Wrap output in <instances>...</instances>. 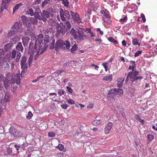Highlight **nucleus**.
I'll use <instances>...</instances> for the list:
<instances>
[{
	"mask_svg": "<svg viewBox=\"0 0 157 157\" xmlns=\"http://www.w3.org/2000/svg\"><path fill=\"white\" fill-rule=\"evenodd\" d=\"M84 31L86 32L87 33H89V34L86 35L83 32L78 30H76L73 28H71L70 33L71 35L78 42L83 41L87 38L92 37L95 35V34L91 32V29L86 28L85 29Z\"/></svg>",
	"mask_w": 157,
	"mask_h": 157,
	"instance_id": "obj_1",
	"label": "nucleus"
},
{
	"mask_svg": "<svg viewBox=\"0 0 157 157\" xmlns=\"http://www.w3.org/2000/svg\"><path fill=\"white\" fill-rule=\"evenodd\" d=\"M45 50L41 47V46L40 47L36 45V44L33 45V43H30L28 52V54L30 55L29 58L30 63L32 62L33 59L36 60L39 55L42 54Z\"/></svg>",
	"mask_w": 157,
	"mask_h": 157,
	"instance_id": "obj_2",
	"label": "nucleus"
},
{
	"mask_svg": "<svg viewBox=\"0 0 157 157\" xmlns=\"http://www.w3.org/2000/svg\"><path fill=\"white\" fill-rule=\"evenodd\" d=\"M139 72L135 71L134 72H130L128 73L125 81V82L127 83L128 82V78H129L131 81L133 82L134 81L138 80L141 79L143 78L142 76H138L139 75Z\"/></svg>",
	"mask_w": 157,
	"mask_h": 157,
	"instance_id": "obj_3",
	"label": "nucleus"
},
{
	"mask_svg": "<svg viewBox=\"0 0 157 157\" xmlns=\"http://www.w3.org/2000/svg\"><path fill=\"white\" fill-rule=\"evenodd\" d=\"M123 94V90L121 89H114L109 90L107 95V98L110 99H114V97L118 94L121 95Z\"/></svg>",
	"mask_w": 157,
	"mask_h": 157,
	"instance_id": "obj_4",
	"label": "nucleus"
},
{
	"mask_svg": "<svg viewBox=\"0 0 157 157\" xmlns=\"http://www.w3.org/2000/svg\"><path fill=\"white\" fill-rule=\"evenodd\" d=\"M36 40L35 41V44L36 46H41V47L43 48L44 49H46L47 48V47L46 46L45 44L43 42L44 40V36L43 35L40 34L36 36Z\"/></svg>",
	"mask_w": 157,
	"mask_h": 157,
	"instance_id": "obj_5",
	"label": "nucleus"
},
{
	"mask_svg": "<svg viewBox=\"0 0 157 157\" xmlns=\"http://www.w3.org/2000/svg\"><path fill=\"white\" fill-rule=\"evenodd\" d=\"M27 13L31 16H34L37 19H40L41 17L40 15H42V13L40 12V9L39 8L36 9V11L34 12L32 8H30L27 11Z\"/></svg>",
	"mask_w": 157,
	"mask_h": 157,
	"instance_id": "obj_6",
	"label": "nucleus"
},
{
	"mask_svg": "<svg viewBox=\"0 0 157 157\" xmlns=\"http://www.w3.org/2000/svg\"><path fill=\"white\" fill-rule=\"evenodd\" d=\"M59 13L62 20L63 21H66V18L69 19L70 15L69 12L67 10H64L62 9H61L59 11Z\"/></svg>",
	"mask_w": 157,
	"mask_h": 157,
	"instance_id": "obj_7",
	"label": "nucleus"
},
{
	"mask_svg": "<svg viewBox=\"0 0 157 157\" xmlns=\"http://www.w3.org/2000/svg\"><path fill=\"white\" fill-rule=\"evenodd\" d=\"M21 53L19 52H17L15 50H13L10 52V56L11 58L14 59L16 57L15 60L16 62H18L21 58Z\"/></svg>",
	"mask_w": 157,
	"mask_h": 157,
	"instance_id": "obj_8",
	"label": "nucleus"
},
{
	"mask_svg": "<svg viewBox=\"0 0 157 157\" xmlns=\"http://www.w3.org/2000/svg\"><path fill=\"white\" fill-rule=\"evenodd\" d=\"M62 24L63 27H61V25L59 26V27H57L58 30L56 34V36L57 37L59 36L60 34L62 35V36H63V34H64L67 31V29L65 28V25H63V24Z\"/></svg>",
	"mask_w": 157,
	"mask_h": 157,
	"instance_id": "obj_9",
	"label": "nucleus"
},
{
	"mask_svg": "<svg viewBox=\"0 0 157 157\" xmlns=\"http://www.w3.org/2000/svg\"><path fill=\"white\" fill-rule=\"evenodd\" d=\"M32 62L30 63L29 59V63H28L27 62V59L25 57H23L21 59V65L22 68L24 69H26L30 66V64Z\"/></svg>",
	"mask_w": 157,
	"mask_h": 157,
	"instance_id": "obj_10",
	"label": "nucleus"
},
{
	"mask_svg": "<svg viewBox=\"0 0 157 157\" xmlns=\"http://www.w3.org/2000/svg\"><path fill=\"white\" fill-rule=\"evenodd\" d=\"M64 41L62 40L57 41L56 43L55 47V50L56 51H58L59 48L64 49L65 47L64 46Z\"/></svg>",
	"mask_w": 157,
	"mask_h": 157,
	"instance_id": "obj_11",
	"label": "nucleus"
},
{
	"mask_svg": "<svg viewBox=\"0 0 157 157\" xmlns=\"http://www.w3.org/2000/svg\"><path fill=\"white\" fill-rule=\"evenodd\" d=\"M10 133L15 137H19L21 135V132L16 129L13 127H11L9 129Z\"/></svg>",
	"mask_w": 157,
	"mask_h": 157,
	"instance_id": "obj_12",
	"label": "nucleus"
},
{
	"mask_svg": "<svg viewBox=\"0 0 157 157\" xmlns=\"http://www.w3.org/2000/svg\"><path fill=\"white\" fill-rule=\"evenodd\" d=\"M72 19L75 23L80 24L82 23L81 19L80 18L79 15L76 13H74L72 11H70Z\"/></svg>",
	"mask_w": 157,
	"mask_h": 157,
	"instance_id": "obj_13",
	"label": "nucleus"
},
{
	"mask_svg": "<svg viewBox=\"0 0 157 157\" xmlns=\"http://www.w3.org/2000/svg\"><path fill=\"white\" fill-rule=\"evenodd\" d=\"M40 16H41V19H40L44 21H45L47 18H48L51 16L52 17L54 15L51 13H49L48 11H43V13H42V15H40Z\"/></svg>",
	"mask_w": 157,
	"mask_h": 157,
	"instance_id": "obj_14",
	"label": "nucleus"
},
{
	"mask_svg": "<svg viewBox=\"0 0 157 157\" xmlns=\"http://www.w3.org/2000/svg\"><path fill=\"white\" fill-rule=\"evenodd\" d=\"M9 2L8 0H3L1 6V12H2L4 10H6L8 7Z\"/></svg>",
	"mask_w": 157,
	"mask_h": 157,
	"instance_id": "obj_15",
	"label": "nucleus"
},
{
	"mask_svg": "<svg viewBox=\"0 0 157 157\" xmlns=\"http://www.w3.org/2000/svg\"><path fill=\"white\" fill-rule=\"evenodd\" d=\"M113 126V123L111 122H109L106 127L105 128V133L106 134H108L110 131Z\"/></svg>",
	"mask_w": 157,
	"mask_h": 157,
	"instance_id": "obj_16",
	"label": "nucleus"
},
{
	"mask_svg": "<svg viewBox=\"0 0 157 157\" xmlns=\"http://www.w3.org/2000/svg\"><path fill=\"white\" fill-rule=\"evenodd\" d=\"M22 23L20 21L16 22L14 24V25L12 27L13 29H15L18 31H19V29H21L22 26Z\"/></svg>",
	"mask_w": 157,
	"mask_h": 157,
	"instance_id": "obj_17",
	"label": "nucleus"
},
{
	"mask_svg": "<svg viewBox=\"0 0 157 157\" xmlns=\"http://www.w3.org/2000/svg\"><path fill=\"white\" fill-rule=\"evenodd\" d=\"M49 25L53 27L56 26L59 27V26H60L59 25L58 22H57L52 19H50L48 21Z\"/></svg>",
	"mask_w": 157,
	"mask_h": 157,
	"instance_id": "obj_18",
	"label": "nucleus"
},
{
	"mask_svg": "<svg viewBox=\"0 0 157 157\" xmlns=\"http://www.w3.org/2000/svg\"><path fill=\"white\" fill-rule=\"evenodd\" d=\"M17 30H11L8 33L7 37L9 38H13L15 35L17 34Z\"/></svg>",
	"mask_w": 157,
	"mask_h": 157,
	"instance_id": "obj_19",
	"label": "nucleus"
},
{
	"mask_svg": "<svg viewBox=\"0 0 157 157\" xmlns=\"http://www.w3.org/2000/svg\"><path fill=\"white\" fill-rule=\"evenodd\" d=\"M124 80V78L123 77L119 78L118 79L117 86L119 88H121L123 86V83Z\"/></svg>",
	"mask_w": 157,
	"mask_h": 157,
	"instance_id": "obj_20",
	"label": "nucleus"
},
{
	"mask_svg": "<svg viewBox=\"0 0 157 157\" xmlns=\"http://www.w3.org/2000/svg\"><path fill=\"white\" fill-rule=\"evenodd\" d=\"M14 77H13L12 78L13 79H14V81L15 82L17 85L19 84L20 83V75L19 74H18L14 76Z\"/></svg>",
	"mask_w": 157,
	"mask_h": 157,
	"instance_id": "obj_21",
	"label": "nucleus"
},
{
	"mask_svg": "<svg viewBox=\"0 0 157 157\" xmlns=\"http://www.w3.org/2000/svg\"><path fill=\"white\" fill-rule=\"evenodd\" d=\"M16 49L19 51H21L23 52V48L22 44L21 42H19L16 46Z\"/></svg>",
	"mask_w": 157,
	"mask_h": 157,
	"instance_id": "obj_22",
	"label": "nucleus"
},
{
	"mask_svg": "<svg viewBox=\"0 0 157 157\" xmlns=\"http://www.w3.org/2000/svg\"><path fill=\"white\" fill-rule=\"evenodd\" d=\"M29 38L27 37H23L22 38V43L24 46L26 45L29 43Z\"/></svg>",
	"mask_w": 157,
	"mask_h": 157,
	"instance_id": "obj_23",
	"label": "nucleus"
},
{
	"mask_svg": "<svg viewBox=\"0 0 157 157\" xmlns=\"http://www.w3.org/2000/svg\"><path fill=\"white\" fill-rule=\"evenodd\" d=\"M23 5L21 3L17 4L13 8V13H14L16 10H17Z\"/></svg>",
	"mask_w": 157,
	"mask_h": 157,
	"instance_id": "obj_24",
	"label": "nucleus"
},
{
	"mask_svg": "<svg viewBox=\"0 0 157 157\" xmlns=\"http://www.w3.org/2000/svg\"><path fill=\"white\" fill-rule=\"evenodd\" d=\"M100 13L108 18H109L110 17V16L109 15V12L108 11L106 12L103 10H101L100 11Z\"/></svg>",
	"mask_w": 157,
	"mask_h": 157,
	"instance_id": "obj_25",
	"label": "nucleus"
},
{
	"mask_svg": "<svg viewBox=\"0 0 157 157\" xmlns=\"http://www.w3.org/2000/svg\"><path fill=\"white\" fill-rule=\"evenodd\" d=\"M112 79V75H109L105 76L103 78V80L105 81H111Z\"/></svg>",
	"mask_w": 157,
	"mask_h": 157,
	"instance_id": "obj_26",
	"label": "nucleus"
},
{
	"mask_svg": "<svg viewBox=\"0 0 157 157\" xmlns=\"http://www.w3.org/2000/svg\"><path fill=\"white\" fill-rule=\"evenodd\" d=\"M101 123V121L100 119H96L92 122V124L94 125H98Z\"/></svg>",
	"mask_w": 157,
	"mask_h": 157,
	"instance_id": "obj_27",
	"label": "nucleus"
},
{
	"mask_svg": "<svg viewBox=\"0 0 157 157\" xmlns=\"http://www.w3.org/2000/svg\"><path fill=\"white\" fill-rule=\"evenodd\" d=\"M131 62L132 63V66H130L128 67V69L131 70L132 69V72H134V68L135 67V61H131Z\"/></svg>",
	"mask_w": 157,
	"mask_h": 157,
	"instance_id": "obj_28",
	"label": "nucleus"
},
{
	"mask_svg": "<svg viewBox=\"0 0 157 157\" xmlns=\"http://www.w3.org/2000/svg\"><path fill=\"white\" fill-rule=\"evenodd\" d=\"M64 46L65 45L66 48L67 49H69L71 47L70 43L68 40H66L64 41Z\"/></svg>",
	"mask_w": 157,
	"mask_h": 157,
	"instance_id": "obj_29",
	"label": "nucleus"
},
{
	"mask_svg": "<svg viewBox=\"0 0 157 157\" xmlns=\"http://www.w3.org/2000/svg\"><path fill=\"white\" fill-rule=\"evenodd\" d=\"M29 21L32 24H36L37 23L38 21L36 18L31 17L29 19Z\"/></svg>",
	"mask_w": 157,
	"mask_h": 157,
	"instance_id": "obj_30",
	"label": "nucleus"
},
{
	"mask_svg": "<svg viewBox=\"0 0 157 157\" xmlns=\"http://www.w3.org/2000/svg\"><path fill=\"white\" fill-rule=\"evenodd\" d=\"M2 67L4 68L6 70L10 68V65L9 63L6 62H3V63L2 65Z\"/></svg>",
	"mask_w": 157,
	"mask_h": 157,
	"instance_id": "obj_31",
	"label": "nucleus"
},
{
	"mask_svg": "<svg viewBox=\"0 0 157 157\" xmlns=\"http://www.w3.org/2000/svg\"><path fill=\"white\" fill-rule=\"evenodd\" d=\"M78 48L77 45L76 44H74L71 48L70 49L71 52L72 53H74L75 51L77 50Z\"/></svg>",
	"mask_w": 157,
	"mask_h": 157,
	"instance_id": "obj_32",
	"label": "nucleus"
},
{
	"mask_svg": "<svg viewBox=\"0 0 157 157\" xmlns=\"http://www.w3.org/2000/svg\"><path fill=\"white\" fill-rule=\"evenodd\" d=\"M108 40L110 42H113L116 44H118V42L116 40L113 39L112 37H109L108 38Z\"/></svg>",
	"mask_w": 157,
	"mask_h": 157,
	"instance_id": "obj_33",
	"label": "nucleus"
},
{
	"mask_svg": "<svg viewBox=\"0 0 157 157\" xmlns=\"http://www.w3.org/2000/svg\"><path fill=\"white\" fill-rule=\"evenodd\" d=\"M132 44L135 46L138 45L139 46L140 45V44L139 43L137 40L136 39H133Z\"/></svg>",
	"mask_w": 157,
	"mask_h": 157,
	"instance_id": "obj_34",
	"label": "nucleus"
},
{
	"mask_svg": "<svg viewBox=\"0 0 157 157\" xmlns=\"http://www.w3.org/2000/svg\"><path fill=\"white\" fill-rule=\"evenodd\" d=\"M5 109V106L2 104V103H0V117L2 113V110Z\"/></svg>",
	"mask_w": 157,
	"mask_h": 157,
	"instance_id": "obj_35",
	"label": "nucleus"
},
{
	"mask_svg": "<svg viewBox=\"0 0 157 157\" xmlns=\"http://www.w3.org/2000/svg\"><path fill=\"white\" fill-rule=\"evenodd\" d=\"M66 26L68 29H70L71 28V25L70 22L69 21H66L65 22Z\"/></svg>",
	"mask_w": 157,
	"mask_h": 157,
	"instance_id": "obj_36",
	"label": "nucleus"
},
{
	"mask_svg": "<svg viewBox=\"0 0 157 157\" xmlns=\"http://www.w3.org/2000/svg\"><path fill=\"white\" fill-rule=\"evenodd\" d=\"M56 148H58L61 151H63L64 149V146L61 144H59Z\"/></svg>",
	"mask_w": 157,
	"mask_h": 157,
	"instance_id": "obj_37",
	"label": "nucleus"
},
{
	"mask_svg": "<svg viewBox=\"0 0 157 157\" xmlns=\"http://www.w3.org/2000/svg\"><path fill=\"white\" fill-rule=\"evenodd\" d=\"M48 136L50 137H53L55 136V134L53 132H49L48 133Z\"/></svg>",
	"mask_w": 157,
	"mask_h": 157,
	"instance_id": "obj_38",
	"label": "nucleus"
},
{
	"mask_svg": "<svg viewBox=\"0 0 157 157\" xmlns=\"http://www.w3.org/2000/svg\"><path fill=\"white\" fill-rule=\"evenodd\" d=\"M67 102L70 105L74 104H75V101L72 99H70L67 101Z\"/></svg>",
	"mask_w": 157,
	"mask_h": 157,
	"instance_id": "obj_39",
	"label": "nucleus"
},
{
	"mask_svg": "<svg viewBox=\"0 0 157 157\" xmlns=\"http://www.w3.org/2000/svg\"><path fill=\"white\" fill-rule=\"evenodd\" d=\"M33 114L30 111L29 112L28 115L26 116V118L27 119L29 120L31 119L33 116Z\"/></svg>",
	"mask_w": 157,
	"mask_h": 157,
	"instance_id": "obj_40",
	"label": "nucleus"
},
{
	"mask_svg": "<svg viewBox=\"0 0 157 157\" xmlns=\"http://www.w3.org/2000/svg\"><path fill=\"white\" fill-rule=\"evenodd\" d=\"M4 53L5 52L3 49H0V58L4 57Z\"/></svg>",
	"mask_w": 157,
	"mask_h": 157,
	"instance_id": "obj_41",
	"label": "nucleus"
},
{
	"mask_svg": "<svg viewBox=\"0 0 157 157\" xmlns=\"http://www.w3.org/2000/svg\"><path fill=\"white\" fill-rule=\"evenodd\" d=\"M24 24L27 27L28 29H29L31 26V24L30 22H25L24 21Z\"/></svg>",
	"mask_w": 157,
	"mask_h": 157,
	"instance_id": "obj_42",
	"label": "nucleus"
},
{
	"mask_svg": "<svg viewBox=\"0 0 157 157\" xmlns=\"http://www.w3.org/2000/svg\"><path fill=\"white\" fill-rule=\"evenodd\" d=\"M102 64L105 68V71H108V63H103Z\"/></svg>",
	"mask_w": 157,
	"mask_h": 157,
	"instance_id": "obj_43",
	"label": "nucleus"
},
{
	"mask_svg": "<svg viewBox=\"0 0 157 157\" xmlns=\"http://www.w3.org/2000/svg\"><path fill=\"white\" fill-rule=\"evenodd\" d=\"M149 142L151 141L154 138V136L152 135H148L147 136Z\"/></svg>",
	"mask_w": 157,
	"mask_h": 157,
	"instance_id": "obj_44",
	"label": "nucleus"
},
{
	"mask_svg": "<svg viewBox=\"0 0 157 157\" xmlns=\"http://www.w3.org/2000/svg\"><path fill=\"white\" fill-rule=\"evenodd\" d=\"M62 4L65 6H68L69 3L67 0H63L62 1Z\"/></svg>",
	"mask_w": 157,
	"mask_h": 157,
	"instance_id": "obj_45",
	"label": "nucleus"
},
{
	"mask_svg": "<svg viewBox=\"0 0 157 157\" xmlns=\"http://www.w3.org/2000/svg\"><path fill=\"white\" fill-rule=\"evenodd\" d=\"M65 92L63 90H59L58 92V94H59V96H61L63 94H65Z\"/></svg>",
	"mask_w": 157,
	"mask_h": 157,
	"instance_id": "obj_46",
	"label": "nucleus"
},
{
	"mask_svg": "<svg viewBox=\"0 0 157 157\" xmlns=\"http://www.w3.org/2000/svg\"><path fill=\"white\" fill-rule=\"evenodd\" d=\"M32 32V31L30 29H28L25 32V35H28L29 34L31 33Z\"/></svg>",
	"mask_w": 157,
	"mask_h": 157,
	"instance_id": "obj_47",
	"label": "nucleus"
},
{
	"mask_svg": "<svg viewBox=\"0 0 157 157\" xmlns=\"http://www.w3.org/2000/svg\"><path fill=\"white\" fill-rule=\"evenodd\" d=\"M142 51H137L135 54L134 56L136 57L138 56L141 53Z\"/></svg>",
	"mask_w": 157,
	"mask_h": 157,
	"instance_id": "obj_48",
	"label": "nucleus"
},
{
	"mask_svg": "<svg viewBox=\"0 0 157 157\" xmlns=\"http://www.w3.org/2000/svg\"><path fill=\"white\" fill-rule=\"evenodd\" d=\"M61 107L64 109H67V107H68V106L67 105V104H64L62 105H61Z\"/></svg>",
	"mask_w": 157,
	"mask_h": 157,
	"instance_id": "obj_49",
	"label": "nucleus"
},
{
	"mask_svg": "<svg viewBox=\"0 0 157 157\" xmlns=\"http://www.w3.org/2000/svg\"><path fill=\"white\" fill-rule=\"evenodd\" d=\"M96 31L99 33L101 35H102L103 34V31H101L100 28H97L96 29Z\"/></svg>",
	"mask_w": 157,
	"mask_h": 157,
	"instance_id": "obj_50",
	"label": "nucleus"
},
{
	"mask_svg": "<svg viewBox=\"0 0 157 157\" xmlns=\"http://www.w3.org/2000/svg\"><path fill=\"white\" fill-rule=\"evenodd\" d=\"M127 20V17L125 16L123 18H121L120 21L121 22L123 23Z\"/></svg>",
	"mask_w": 157,
	"mask_h": 157,
	"instance_id": "obj_51",
	"label": "nucleus"
},
{
	"mask_svg": "<svg viewBox=\"0 0 157 157\" xmlns=\"http://www.w3.org/2000/svg\"><path fill=\"white\" fill-rule=\"evenodd\" d=\"M66 88L67 89V90L71 94L72 93L73 90L71 88H70L68 86H67Z\"/></svg>",
	"mask_w": 157,
	"mask_h": 157,
	"instance_id": "obj_52",
	"label": "nucleus"
},
{
	"mask_svg": "<svg viewBox=\"0 0 157 157\" xmlns=\"http://www.w3.org/2000/svg\"><path fill=\"white\" fill-rule=\"evenodd\" d=\"M141 17L142 19L143 22H145L146 21V19H145V17L144 14L143 13H142L141 14Z\"/></svg>",
	"mask_w": 157,
	"mask_h": 157,
	"instance_id": "obj_53",
	"label": "nucleus"
},
{
	"mask_svg": "<svg viewBox=\"0 0 157 157\" xmlns=\"http://www.w3.org/2000/svg\"><path fill=\"white\" fill-rule=\"evenodd\" d=\"M105 22L108 25H110L112 24V21L109 19H108L107 21Z\"/></svg>",
	"mask_w": 157,
	"mask_h": 157,
	"instance_id": "obj_54",
	"label": "nucleus"
},
{
	"mask_svg": "<svg viewBox=\"0 0 157 157\" xmlns=\"http://www.w3.org/2000/svg\"><path fill=\"white\" fill-rule=\"evenodd\" d=\"M94 106L92 103L89 104V105L87 106V108L88 109H90V108H92Z\"/></svg>",
	"mask_w": 157,
	"mask_h": 157,
	"instance_id": "obj_55",
	"label": "nucleus"
},
{
	"mask_svg": "<svg viewBox=\"0 0 157 157\" xmlns=\"http://www.w3.org/2000/svg\"><path fill=\"white\" fill-rule=\"evenodd\" d=\"M14 62L13 61L11 63V67L12 69H13L14 68Z\"/></svg>",
	"mask_w": 157,
	"mask_h": 157,
	"instance_id": "obj_56",
	"label": "nucleus"
},
{
	"mask_svg": "<svg viewBox=\"0 0 157 157\" xmlns=\"http://www.w3.org/2000/svg\"><path fill=\"white\" fill-rule=\"evenodd\" d=\"M122 45L124 46H126V43L125 41L124 40H123L122 42Z\"/></svg>",
	"mask_w": 157,
	"mask_h": 157,
	"instance_id": "obj_57",
	"label": "nucleus"
},
{
	"mask_svg": "<svg viewBox=\"0 0 157 157\" xmlns=\"http://www.w3.org/2000/svg\"><path fill=\"white\" fill-rule=\"evenodd\" d=\"M14 147L16 148V150L17 151L18 150L19 148L20 147V145H15Z\"/></svg>",
	"mask_w": 157,
	"mask_h": 157,
	"instance_id": "obj_58",
	"label": "nucleus"
},
{
	"mask_svg": "<svg viewBox=\"0 0 157 157\" xmlns=\"http://www.w3.org/2000/svg\"><path fill=\"white\" fill-rule=\"evenodd\" d=\"M48 2L47 1H44L42 4V6L44 7L46 4H47Z\"/></svg>",
	"mask_w": 157,
	"mask_h": 157,
	"instance_id": "obj_59",
	"label": "nucleus"
},
{
	"mask_svg": "<svg viewBox=\"0 0 157 157\" xmlns=\"http://www.w3.org/2000/svg\"><path fill=\"white\" fill-rule=\"evenodd\" d=\"M40 1V0H36L35 2V4L38 5Z\"/></svg>",
	"mask_w": 157,
	"mask_h": 157,
	"instance_id": "obj_60",
	"label": "nucleus"
},
{
	"mask_svg": "<svg viewBox=\"0 0 157 157\" xmlns=\"http://www.w3.org/2000/svg\"><path fill=\"white\" fill-rule=\"evenodd\" d=\"M43 77H44V76H39V77H37V78L36 79V81H38L40 78H43Z\"/></svg>",
	"mask_w": 157,
	"mask_h": 157,
	"instance_id": "obj_61",
	"label": "nucleus"
},
{
	"mask_svg": "<svg viewBox=\"0 0 157 157\" xmlns=\"http://www.w3.org/2000/svg\"><path fill=\"white\" fill-rule=\"evenodd\" d=\"M43 77H44V76H39V77H37V78L36 79V81H38L40 78H43Z\"/></svg>",
	"mask_w": 157,
	"mask_h": 157,
	"instance_id": "obj_62",
	"label": "nucleus"
},
{
	"mask_svg": "<svg viewBox=\"0 0 157 157\" xmlns=\"http://www.w3.org/2000/svg\"><path fill=\"white\" fill-rule=\"evenodd\" d=\"M152 128L155 131H157V128H156L155 126L154 125H153Z\"/></svg>",
	"mask_w": 157,
	"mask_h": 157,
	"instance_id": "obj_63",
	"label": "nucleus"
},
{
	"mask_svg": "<svg viewBox=\"0 0 157 157\" xmlns=\"http://www.w3.org/2000/svg\"><path fill=\"white\" fill-rule=\"evenodd\" d=\"M99 68V67L98 66H97V65H95V66H94V69L96 70H98V69Z\"/></svg>",
	"mask_w": 157,
	"mask_h": 157,
	"instance_id": "obj_64",
	"label": "nucleus"
}]
</instances>
